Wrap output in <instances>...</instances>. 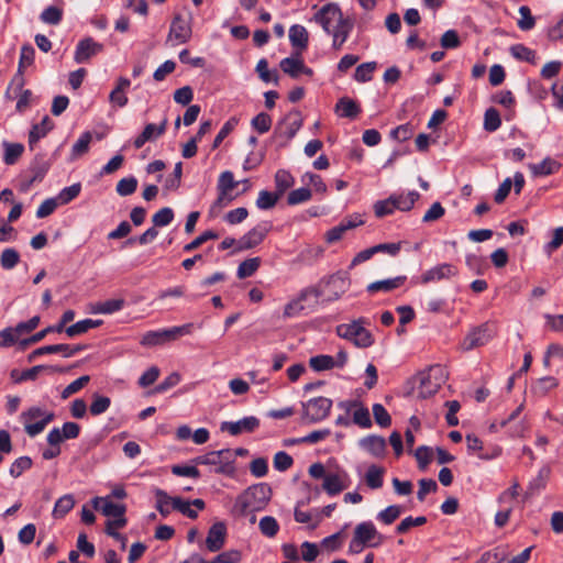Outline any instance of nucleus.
I'll use <instances>...</instances> for the list:
<instances>
[{
	"label": "nucleus",
	"instance_id": "obj_37",
	"mask_svg": "<svg viewBox=\"0 0 563 563\" xmlns=\"http://www.w3.org/2000/svg\"><path fill=\"white\" fill-rule=\"evenodd\" d=\"M3 147H4L3 161L7 165L15 164L24 151V146L21 143L3 142Z\"/></svg>",
	"mask_w": 563,
	"mask_h": 563
},
{
	"label": "nucleus",
	"instance_id": "obj_59",
	"mask_svg": "<svg viewBox=\"0 0 563 563\" xmlns=\"http://www.w3.org/2000/svg\"><path fill=\"white\" fill-rule=\"evenodd\" d=\"M174 220V211L169 207L162 208L153 217L152 221L155 227H166Z\"/></svg>",
	"mask_w": 563,
	"mask_h": 563
},
{
	"label": "nucleus",
	"instance_id": "obj_47",
	"mask_svg": "<svg viewBox=\"0 0 563 563\" xmlns=\"http://www.w3.org/2000/svg\"><path fill=\"white\" fill-rule=\"evenodd\" d=\"M46 368L47 366L45 365H36L33 366L32 368L23 371L21 374H19L18 371L14 369L11 372V377L15 383H21L23 380H34L37 377V375Z\"/></svg>",
	"mask_w": 563,
	"mask_h": 563
},
{
	"label": "nucleus",
	"instance_id": "obj_64",
	"mask_svg": "<svg viewBox=\"0 0 563 563\" xmlns=\"http://www.w3.org/2000/svg\"><path fill=\"white\" fill-rule=\"evenodd\" d=\"M137 188V180L135 177L131 176V177H126V178H122L121 180L118 181L117 184V192L120 195V196H129V195H132Z\"/></svg>",
	"mask_w": 563,
	"mask_h": 563
},
{
	"label": "nucleus",
	"instance_id": "obj_13",
	"mask_svg": "<svg viewBox=\"0 0 563 563\" xmlns=\"http://www.w3.org/2000/svg\"><path fill=\"white\" fill-rule=\"evenodd\" d=\"M102 51L103 45L101 43L96 42L92 37H85L78 42L74 59L77 64H84Z\"/></svg>",
	"mask_w": 563,
	"mask_h": 563
},
{
	"label": "nucleus",
	"instance_id": "obj_41",
	"mask_svg": "<svg viewBox=\"0 0 563 563\" xmlns=\"http://www.w3.org/2000/svg\"><path fill=\"white\" fill-rule=\"evenodd\" d=\"M242 559L241 552L238 550H229L218 554L212 561L199 559L197 563H240Z\"/></svg>",
	"mask_w": 563,
	"mask_h": 563
},
{
	"label": "nucleus",
	"instance_id": "obj_18",
	"mask_svg": "<svg viewBox=\"0 0 563 563\" xmlns=\"http://www.w3.org/2000/svg\"><path fill=\"white\" fill-rule=\"evenodd\" d=\"M92 507L101 510L102 515L109 518H118L125 515L126 508L123 504H115L109 497H95Z\"/></svg>",
	"mask_w": 563,
	"mask_h": 563
},
{
	"label": "nucleus",
	"instance_id": "obj_4",
	"mask_svg": "<svg viewBox=\"0 0 563 563\" xmlns=\"http://www.w3.org/2000/svg\"><path fill=\"white\" fill-rule=\"evenodd\" d=\"M194 462L198 465L216 466L214 472L218 474L232 475L235 470L234 454L229 449L208 452L197 456Z\"/></svg>",
	"mask_w": 563,
	"mask_h": 563
},
{
	"label": "nucleus",
	"instance_id": "obj_50",
	"mask_svg": "<svg viewBox=\"0 0 563 563\" xmlns=\"http://www.w3.org/2000/svg\"><path fill=\"white\" fill-rule=\"evenodd\" d=\"M110 405L111 400L109 397L95 394L92 402L89 407L90 413L92 416H99L106 412L109 409Z\"/></svg>",
	"mask_w": 563,
	"mask_h": 563
},
{
	"label": "nucleus",
	"instance_id": "obj_32",
	"mask_svg": "<svg viewBox=\"0 0 563 563\" xmlns=\"http://www.w3.org/2000/svg\"><path fill=\"white\" fill-rule=\"evenodd\" d=\"M75 506L74 496L66 494L57 499L53 509V517L56 519L65 517Z\"/></svg>",
	"mask_w": 563,
	"mask_h": 563
},
{
	"label": "nucleus",
	"instance_id": "obj_26",
	"mask_svg": "<svg viewBox=\"0 0 563 563\" xmlns=\"http://www.w3.org/2000/svg\"><path fill=\"white\" fill-rule=\"evenodd\" d=\"M335 112L342 118L355 119L360 114L361 108L354 100L343 97L338 101Z\"/></svg>",
	"mask_w": 563,
	"mask_h": 563
},
{
	"label": "nucleus",
	"instance_id": "obj_52",
	"mask_svg": "<svg viewBox=\"0 0 563 563\" xmlns=\"http://www.w3.org/2000/svg\"><path fill=\"white\" fill-rule=\"evenodd\" d=\"M563 245V227L553 230L552 239L543 246V251L551 256L556 250Z\"/></svg>",
	"mask_w": 563,
	"mask_h": 563
},
{
	"label": "nucleus",
	"instance_id": "obj_15",
	"mask_svg": "<svg viewBox=\"0 0 563 563\" xmlns=\"http://www.w3.org/2000/svg\"><path fill=\"white\" fill-rule=\"evenodd\" d=\"M350 476L345 471L328 473L323 479L322 488L330 496L340 494L350 486Z\"/></svg>",
	"mask_w": 563,
	"mask_h": 563
},
{
	"label": "nucleus",
	"instance_id": "obj_3",
	"mask_svg": "<svg viewBox=\"0 0 563 563\" xmlns=\"http://www.w3.org/2000/svg\"><path fill=\"white\" fill-rule=\"evenodd\" d=\"M365 319L361 318L351 323H343L336 327V334L349 340L357 347H368L373 344V335L364 328Z\"/></svg>",
	"mask_w": 563,
	"mask_h": 563
},
{
	"label": "nucleus",
	"instance_id": "obj_46",
	"mask_svg": "<svg viewBox=\"0 0 563 563\" xmlns=\"http://www.w3.org/2000/svg\"><path fill=\"white\" fill-rule=\"evenodd\" d=\"M376 68L375 62L363 63L358 65L354 73V79L358 82H367L372 79Z\"/></svg>",
	"mask_w": 563,
	"mask_h": 563
},
{
	"label": "nucleus",
	"instance_id": "obj_31",
	"mask_svg": "<svg viewBox=\"0 0 563 563\" xmlns=\"http://www.w3.org/2000/svg\"><path fill=\"white\" fill-rule=\"evenodd\" d=\"M427 372L429 377L432 378V386H429V388H431V390H439L448 379L449 373L446 368L440 364H435L430 366Z\"/></svg>",
	"mask_w": 563,
	"mask_h": 563
},
{
	"label": "nucleus",
	"instance_id": "obj_2",
	"mask_svg": "<svg viewBox=\"0 0 563 563\" xmlns=\"http://www.w3.org/2000/svg\"><path fill=\"white\" fill-rule=\"evenodd\" d=\"M272 497L268 484L260 483L241 493L233 505L232 512L236 516H245L249 512L263 510Z\"/></svg>",
	"mask_w": 563,
	"mask_h": 563
},
{
	"label": "nucleus",
	"instance_id": "obj_16",
	"mask_svg": "<svg viewBox=\"0 0 563 563\" xmlns=\"http://www.w3.org/2000/svg\"><path fill=\"white\" fill-rule=\"evenodd\" d=\"M302 126V118L299 111H291L285 115L283 121L278 123L276 128V132L279 133L286 139V141H290L296 133Z\"/></svg>",
	"mask_w": 563,
	"mask_h": 563
},
{
	"label": "nucleus",
	"instance_id": "obj_38",
	"mask_svg": "<svg viewBox=\"0 0 563 563\" xmlns=\"http://www.w3.org/2000/svg\"><path fill=\"white\" fill-rule=\"evenodd\" d=\"M309 365L316 372L328 371L335 367L334 357L325 354L310 357Z\"/></svg>",
	"mask_w": 563,
	"mask_h": 563
},
{
	"label": "nucleus",
	"instance_id": "obj_19",
	"mask_svg": "<svg viewBox=\"0 0 563 563\" xmlns=\"http://www.w3.org/2000/svg\"><path fill=\"white\" fill-rule=\"evenodd\" d=\"M227 527L223 522L219 521L213 523L206 539V547L210 552L221 550L225 543Z\"/></svg>",
	"mask_w": 563,
	"mask_h": 563
},
{
	"label": "nucleus",
	"instance_id": "obj_58",
	"mask_svg": "<svg viewBox=\"0 0 563 563\" xmlns=\"http://www.w3.org/2000/svg\"><path fill=\"white\" fill-rule=\"evenodd\" d=\"M520 19L517 24L518 27L522 31H529L534 27L536 19L531 14V10L527 5H521L519 8Z\"/></svg>",
	"mask_w": 563,
	"mask_h": 563
},
{
	"label": "nucleus",
	"instance_id": "obj_17",
	"mask_svg": "<svg viewBox=\"0 0 563 563\" xmlns=\"http://www.w3.org/2000/svg\"><path fill=\"white\" fill-rule=\"evenodd\" d=\"M260 427V420L254 417H244L239 421H224L221 423V431H228L231 435H239L242 432H253Z\"/></svg>",
	"mask_w": 563,
	"mask_h": 563
},
{
	"label": "nucleus",
	"instance_id": "obj_14",
	"mask_svg": "<svg viewBox=\"0 0 563 563\" xmlns=\"http://www.w3.org/2000/svg\"><path fill=\"white\" fill-rule=\"evenodd\" d=\"M271 225L268 223L258 224L245 233L238 240V251H245L253 249L261 244L266 238Z\"/></svg>",
	"mask_w": 563,
	"mask_h": 563
},
{
	"label": "nucleus",
	"instance_id": "obj_12",
	"mask_svg": "<svg viewBox=\"0 0 563 563\" xmlns=\"http://www.w3.org/2000/svg\"><path fill=\"white\" fill-rule=\"evenodd\" d=\"M457 268L450 263H442L434 267L427 269L420 277V282L423 285H427L432 282H441L444 279H450L457 275Z\"/></svg>",
	"mask_w": 563,
	"mask_h": 563
},
{
	"label": "nucleus",
	"instance_id": "obj_34",
	"mask_svg": "<svg viewBox=\"0 0 563 563\" xmlns=\"http://www.w3.org/2000/svg\"><path fill=\"white\" fill-rule=\"evenodd\" d=\"M92 135L90 132L82 133L71 147L70 161H76L77 158L86 154L89 150Z\"/></svg>",
	"mask_w": 563,
	"mask_h": 563
},
{
	"label": "nucleus",
	"instance_id": "obj_53",
	"mask_svg": "<svg viewBox=\"0 0 563 563\" xmlns=\"http://www.w3.org/2000/svg\"><path fill=\"white\" fill-rule=\"evenodd\" d=\"M260 530L261 532L268 537L273 538L277 534L279 530V525L274 517L265 516L260 520Z\"/></svg>",
	"mask_w": 563,
	"mask_h": 563
},
{
	"label": "nucleus",
	"instance_id": "obj_9",
	"mask_svg": "<svg viewBox=\"0 0 563 563\" xmlns=\"http://www.w3.org/2000/svg\"><path fill=\"white\" fill-rule=\"evenodd\" d=\"M494 335V327L486 322L470 331L464 338L461 346L464 351H471L487 344Z\"/></svg>",
	"mask_w": 563,
	"mask_h": 563
},
{
	"label": "nucleus",
	"instance_id": "obj_7",
	"mask_svg": "<svg viewBox=\"0 0 563 563\" xmlns=\"http://www.w3.org/2000/svg\"><path fill=\"white\" fill-rule=\"evenodd\" d=\"M351 282L345 273L338 272L328 278L322 279L316 287L324 290L321 297L324 301H335L350 288Z\"/></svg>",
	"mask_w": 563,
	"mask_h": 563
},
{
	"label": "nucleus",
	"instance_id": "obj_1",
	"mask_svg": "<svg viewBox=\"0 0 563 563\" xmlns=\"http://www.w3.org/2000/svg\"><path fill=\"white\" fill-rule=\"evenodd\" d=\"M313 20L320 24L323 31L332 36V47L341 49L354 27L352 19L344 16L338 3L330 2L319 9Z\"/></svg>",
	"mask_w": 563,
	"mask_h": 563
},
{
	"label": "nucleus",
	"instance_id": "obj_10",
	"mask_svg": "<svg viewBox=\"0 0 563 563\" xmlns=\"http://www.w3.org/2000/svg\"><path fill=\"white\" fill-rule=\"evenodd\" d=\"M191 25L180 14L175 15L170 23L166 44L176 46L187 43L191 37Z\"/></svg>",
	"mask_w": 563,
	"mask_h": 563
},
{
	"label": "nucleus",
	"instance_id": "obj_30",
	"mask_svg": "<svg viewBox=\"0 0 563 563\" xmlns=\"http://www.w3.org/2000/svg\"><path fill=\"white\" fill-rule=\"evenodd\" d=\"M384 474L385 468L377 466V465H371L365 474V483L371 489H378L383 486L384 483Z\"/></svg>",
	"mask_w": 563,
	"mask_h": 563
},
{
	"label": "nucleus",
	"instance_id": "obj_55",
	"mask_svg": "<svg viewBox=\"0 0 563 563\" xmlns=\"http://www.w3.org/2000/svg\"><path fill=\"white\" fill-rule=\"evenodd\" d=\"M429 386H432V378L429 377L428 372H422L419 375V386L417 388L418 397L428 398L434 395L438 390H431Z\"/></svg>",
	"mask_w": 563,
	"mask_h": 563
},
{
	"label": "nucleus",
	"instance_id": "obj_24",
	"mask_svg": "<svg viewBox=\"0 0 563 563\" xmlns=\"http://www.w3.org/2000/svg\"><path fill=\"white\" fill-rule=\"evenodd\" d=\"M54 128L53 121L45 115L41 123L34 124L29 134V145L33 148L34 144L44 137Z\"/></svg>",
	"mask_w": 563,
	"mask_h": 563
},
{
	"label": "nucleus",
	"instance_id": "obj_28",
	"mask_svg": "<svg viewBox=\"0 0 563 563\" xmlns=\"http://www.w3.org/2000/svg\"><path fill=\"white\" fill-rule=\"evenodd\" d=\"M102 323V320L85 319L67 327L65 332L69 338H74L88 332L90 329L98 328Z\"/></svg>",
	"mask_w": 563,
	"mask_h": 563
},
{
	"label": "nucleus",
	"instance_id": "obj_60",
	"mask_svg": "<svg viewBox=\"0 0 563 563\" xmlns=\"http://www.w3.org/2000/svg\"><path fill=\"white\" fill-rule=\"evenodd\" d=\"M80 190L81 185L79 183L65 187L59 191L57 200L60 205H67L80 194Z\"/></svg>",
	"mask_w": 563,
	"mask_h": 563
},
{
	"label": "nucleus",
	"instance_id": "obj_6",
	"mask_svg": "<svg viewBox=\"0 0 563 563\" xmlns=\"http://www.w3.org/2000/svg\"><path fill=\"white\" fill-rule=\"evenodd\" d=\"M324 290L317 287L303 288L296 298L291 299L284 308V318L298 316L306 307L318 303V299Z\"/></svg>",
	"mask_w": 563,
	"mask_h": 563
},
{
	"label": "nucleus",
	"instance_id": "obj_20",
	"mask_svg": "<svg viewBox=\"0 0 563 563\" xmlns=\"http://www.w3.org/2000/svg\"><path fill=\"white\" fill-rule=\"evenodd\" d=\"M81 351V346H70L68 344H54L41 346L33 352H31L27 356L29 362H33L36 357L44 354H53V353H62L64 357H70Z\"/></svg>",
	"mask_w": 563,
	"mask_h": 563
},
{
	"label": "nucleus",
	"instance_id": "obj_23",
	"mask_svg": "<svg viewBox=\"0 0 563 563\" xmlns=\"http://www.w3.org/2000/svg\"><path fill=\"white\" fill-rule=\"evenodd\" d=\"M361 448L374 456H383L386 450V441L383 437L368 435L360 441Z\"/></svg>",
	"mask_w": 563,
	"mask_h": 563
},
{
	"label": "nucleus",
	"instance_id": "obj_25",
	"mask_svg": "<svg viewBox=\"0 0 563 563\" xmlns=\"http://www.w3.org/2000/svg\"><path fill=\"white\" fill-rule=\"evenodd\" d=\"M302 62L301 53L296 52L292 56L282 59L279 66L282 70L291 78H298L300 76Z\"/></svg>",
	"mask_w": 563,
	"mask_h": 563
},
{
	"label": "nucleus",
	"instance_id": "obj_54",
	"mask_svg": "<svg viewBox=\"0 0 563 563\" xmlns=\"http://www.w3.org/2000/svg\"><path fill=\"white\" fill-rule=\"evenodd\" d=\"M239 181L234 180V176L231 172L225 170L219 176L217 190L223 192H230L236 188Z\"/></svg>",
	"mask_w": 563,
	"mask_h": 563
},
{
	"label": "nucleus",
	"instance_id": "obj_61",
	"mask_svg": "<svg viewBox=\"0 0 563 563\" xmlns=\"http://www.w3.org/2000/svg\"><path fill=\"white\" fill-rule=\"evenodd\" d=\"M32 460L29 456H21L16 459L10 466L9 473L12 477L16 478L22 475L23 472L31 468Z\"/></svg>",
	"mask_w": 563,
	"mask_h": 563
},
{
	"label": "nucleus",
	"instance_id": "obj_57",
	"mask_svg": "<svg viewBox=\"0 0 563 563\" xmlns=\"http://www.w3.org/2000/svg\"><path fill=\"white\" fill-rule=\"evenodd\" d=\"M252 128L258 133L264 134L272 128V118L265 112H261L252 119Z\"/></svg>",
	"mask_w": 563,
	"mask_h": 563
},
{
	"label": "nucleus",
	"instance_id": "obj_43",
	"mask_svg": "<svg viewBox=\"0 0 563 563\" xmlns=\"http://www.w3.org/2000/svg\"><path fill=\"white\" fill-rule=\"evenodd\" d=\"M35 57V49L34 47L26 43L22 45L21 53H20V59H19V66L20 73H24L25 68L30 67L34 63Z\"/></svg>",
	"mask_w": 563,
	"mask_h": 563
},
{
	"label": "nucleus",
	"instance_id": "obj_62",
	"mask_svg": "<svg viewBox=\"0 0 563 563\" xmlns=\"http://www.w3.org/2000/svg\"><path fill=\"white\" fill-rule=\"evenodd\" d=\"M310 198H311V190L306 187H301V188L295 189L288 194L287 202L290 206H295V205L306 202Z\"/></svg>",
	"mask_w": 563,
	"mask_h": 563
},
{
	"label": "nucleus",
	"instance_id": "obj_8",
	"mask_svg": "<svg viewBox=\"0 0 563 563\" xmlns=\"http://www.w3.org/2000/svg\"><path fill=\"white\" fill-rule=\"evenodd\" d=\"M301 419L306 423H317L324 420L332 408V400L327 397L311 398L301 404Z\"/></svg>",
	"mask_w": 563,
	"mask_h": 563
},
{
	"label": "nucleus",
	"instance_id": "obj_44",
	"mask_svg": "<svg viewBox=\"0 0 563 563\" xmlns=\"http://www.w3.org/2000/svg\"><path fill=\"white\" fill-rule=\"evenodd\" d=\"M155 498H156V509L163 517L169 515L170 510L168 508L169 505L173 506V498L165 490L156 488L155 489Z\"/></svg>",
	"mask_w": 563,
	"mask_h": 563
},
{
	"label": "nucleus",
	"instance_id": "obj_22",
	"mask_svg": "<svg viewBox=\"0 0 563 563\" xmlns=\"http://www.w3.org/2000/svg\"><path fill=\"white\" fill-rule=\"evenodd\" d=\"M308 31L305 26L295 24L289 29V41L297 52H302L308 47Z\"/></svg>",
	"mask_w": 563,
	"mask_h": 563
},
{
	"label": "nucleus",
	"instance_id": "obj_27",
	"mask_svg": "<svg viewBox=\"0 0 563 563\" xmlns=\"http://www.w3.org/2000/svg\"><path fill=\"white\" fill-rule=\"evenodd\" d=\"M420 195L417 191H409L407 194L391 195L390 200H394L395 209L401 211H409L415 202L419 199Z\"/></svg>",
	"mask_w": 563,
	"mask_h": 563
},
{
	"label": "nucleus",
	"instance_id": "obj_48",
	"mask_svg": "<svg viewBox=\"0 0 563 563\" xmlns=\"http://www.w3.org/2000/svg\"><path fill=\"white\" fill-rule=\"evenodd\" d=\"M501 124L499 112L495 108H489L484 114V129L487 132H494L499 129Z\"/></svg>",
	"mask_w": 563,
	"mask_h": 563
},
{
	"label": "nucleus",
	"instance_id": "obj_39",
	"mask_svg": "<svg viewBox=\"0 0 563 563\" xmlns=\"http://www.w3.org/2000/svg\"><path fill=\"white\" fill-rule=\"evenodd\" d=\"M282 196L276 192L262 190L256 199V207L261 210H268L275 207Z\"/></svg>",
	"mask_w": 563,
	"mask_h": 563
},
{
	"label": "nucleus",
	"instance_id": "obj_51",
	"mask_svg": "<svg viewBox=\"0 0 563 563\" xmlns=\"http://www.w3.org/2000/svg\"><path fill=\"white\" fill-rule=\"evenodd\" d=\"M510 53L516 59L534 63L536 52L522 44L512 45Z\"/></svg>",
	"mask_w": 563,
	"mask_h": 563
},
{
	"label": "nucleus",
	"instance_id": "obj_42",
	"mask_svg": "<svg viewBox=\"0 0 563 563\" xmlns=\"http://www.w3.org/2000/svg\"><path fill=\"white\" fill-rule=\"evenodd\" d=\"M294 177L287 170L279 169L275 175L276 191L283 196L294 185Z\"/></svg>",
	"mask_w": 563,
	"mask_h": 563
},
{
	"label": "nucleus",
	"instance_id": "obj_35",
	"mask_svg": "<svg viewBox=\"0 0 563 563\" xmlns=\"http://www.w3.org/2000/svg\"><path fill=\"white\" fill-rule=\"evenodd\" d=\"M125 301L121 298L109 299L102 302H98L92 307L93 313L110 314L121 310L124 307Z\"/></svg>",
	"mask_w": 563,
	"mask_h": 563
},
{
	"label": "nucleus",
	"instance_id": "obj_29",
	"mask_svg": "<svg viewBox=\"0 0 563 563\" xmlns=\"http://www.w3.org/2000/svg\"><path fill=\"white\" fill-rule=\"evenodd\" d=\"M405 280L406 276H398L390 279L374 282L367 286V291L372 294L377 291L388 292L400 287Z\"/></svg>",
	"mask_w": 563,
	"mask_h": 563
},
{
	"label": "nucleus",
	"instance_id": "obj_63",
	"mask_svg": "<svg viewBox=\"0 0 563 563\" xmlns=\"http://www.w3.org/2000/svg\"><path fill=\"white\" fill-rule=\"evenodd\" d=\"M353 422L362 428H369L372 426L369 411L361 402L353 411Z\"/></svg>",
	"mask_w": 563,
	"mask_h": 563
},
{
	"label": "nucleus",
	"instance_id": "obj_49",
	"mask_svg": "<svg viewBox=\"0 0 563 563\" xmlns=\"http://www.w3.org/2000/svg\"><path fill=\"white\" fill-rule=\"evenodd\" d=\"M256 73L258 74V77L264 82H271V81H274L275 84L278 82L277 71L268 69V62L265 58H262L258 60V63L256 65Z\"/></svg>",
	"mask_w": 563,
	"mask_h": 563
},
{
	"label": "nucleus",
	"instance_id": "obj_21",
	"mask_svg": "<svg viewBox=\"0 0 563 563\" xmlns=\"http://www.w3.org/2000/svg\"><path fill=\"white\" fill-rule=\"evenodd\" d=\"M167 118H164L163 121L156 125L153 123L146 124L142 133L135 137L134 147L141 148L146 142L154 141L161 135H163L167 128Z\"/></svg>",
	"mask_w": 563,
	"mask_h": 563
},
{
	"label": "nucleus",
	"instance_id": "obj_45",
	"mask_svg": "<svg viewBox=\"0 0 563 563\" xmlns=\"http://www.w3.org/2000/svg\"><path fill=\"white\" fill-rule=\"evenodd\" d=\"M40 19L43 23L49 25H57L63 19V10L55 5H49L43 10V12L40 15Z\"/></svg>",
	"mask_w": 563,
	"mask_h": 563
},
{
	"label": "nucleus",
	"instance_id": "obj_56",
	"mask_svg": "<svg viewBox=\"0 0 563 563\" xmlns=\"http://www.w3.org/2000/svg\"><path fill=\"white\" fill-rule=\"evenodd\" d=\"M90 380V376L88 375H84V376H80L79 378L75 379L74 382H71L69 385H67L62 394H60V397L63 399H67L68 397H70L71 395L78 393L80 389H82Z\"/></svg>",
	"mask_w": 563,
	"mask_h": 563
},
{
	"label": "nucleus",
	"instance_id": "obj_11",
	"mask_svg": "<svg viewBox=\"0 0 563 563\" xmlns=\"http://www.w3.org/2000/svg\"><path fill=\"white\" fill-rule=\"evenodd\" d=\"M353 534L364 542L367 548H377L385 540V537L377 531L372 521H363L356 525Z\"/></svg>",
	"mask_w": 563,
	"mask_h": 563
},
{
	"label": "nucleus",
	"instance_id": "obj_40",
	"mask_svg": "<svg viewBox=\"0 0 563 563\" xmlns=\"http://www.w3.org/2000/svg\"><path fill=\"white\" fill-rule=\"evenodd\" d=\"M261 260L258 257H253L243 261L239 267L236 275L240 279H244L246 277L252 276L260 267Z\"/></svg>",
	"mask_w": 563,
	"mask_h": 563
},
{
	"label": "nucleus",
	"instance_id": "obj_5",
	"mask_svg": "<svg viewBox=\"0 0 563 563\" xmlns=\"http://www.w3.org/2000/svg\"><path fill=\"white\" fill-rule=\"evenodd\" d=\"M55 418L54 412L44 410L40 407H31L21 413L25 432L30 437L40 434L46 426Z\"/></svg>",
	"mask_w": 563,
	"mask_h": 563
},
{
	"label": "nucleus",
	"instance_id": "obj_36",
	"mask_svg": "<svg viewBox=\"0 0 563 563\" xmlns=\"http://www.w3.org/2000/svg\"><path fill=\"white\" fill-rule=\"evenodd\" d=\"M404 508L399 505H390L384 510L379 511L376 516V519L386 525L389 526L394 523L402 514Z\"/></svg>",
	"mask_w": 563,
	"mask_h": 563
},
{
	"label": "nucleus",
	"instance_id": "obj_33",
	"mask_svg": "<svg viewBox=\"0 0 563 563\" xmlns=\"http://www.w3.org/2000/svg\"><path fill=\"white\" fill-rule=\"evenodd\" d=\"M529 167L536 176H548L559 170L560 164L556 161L547 157L541 163L531 164Z\"/></svg>",
	"mask_w": 563,
	"mask_h": 563
}]
</instances>
